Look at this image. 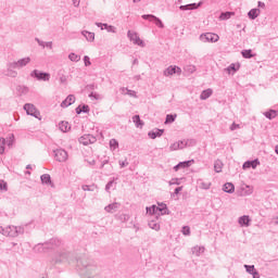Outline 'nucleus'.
Masks as SVG:
<instances>
[{"label":"nucleus","mask_w":278,"mask_h":278,"mask_svg":"<svg viewBox=\"0 0 278 278\" xmlns=\"http://www.w3.org/2000/svg\"><path fill=\"white\" fill-rule=\"evenodd\" d=\"M81 112H90V106L88 105H79L77 109H76V113L77 114H81Z\"/></svg>","instance_id":"18"},{"label":"nucleus","mask_w":278,"mask_h":278,"mask_svg":"<svg viewBox=\"0 0 278 278\" xmlns=\"http://www.w3.org/2000/svg\"><path fill=\"white\" fill-rule=\"evenodd\" d=\"M249 18L255 20L260 16V10L258 9H252L249 13H248Z\"/></svg>","instance_id":"15"},{"label":"nucleus","mask_w":278,"mask_h":278,"mask_svg":"<svg viewBox=\"0 0 278 278\" xmlns=\"http://www.w3.org/2000/svg\"><path fill=\"white\" fill-rule=\"evenodd\" d=\"M252 275H253V278H260V274L256 271H254Z\"/></svg>","instance_id":"48"},{"label":"nucleus","mask_w":278,"mask_h":278,"mask_svg":"<svg viewBox=\"0 0 278 278\" xmlns=\"http://www.w3.org/2000/svg\"><path fill=\"white\" fill-rule=\"evenodd\" d=\"M142 17L143 18H150V21H154L155 25H157V27H161V28L164 27V24L162 23V21H160V18H157V17H155L153 15H143Z\"/></svg>","instance_id":"11"},{"label":"nucleus","mask_w":278,"mask_h":278,"mask_svg":"<svg viewBox=\"0 0 278 278\" xmlns=\"http://www.w3.org/2000/svg\"><path fill=\"white\" fill-rule=\"evenodd\" d=\"M75 103V96L70 94L62 103L61 108H68L70 105H73Z\"/></svg>","instance_id":"8"},{"label":"nucleus","mask_w":278,"mask_h":278,"mask_svg":"<svg viewBox=\"0 0 278 278\" xmlns=\"http://www.w3.org/2000/svg\"><path fill=\"white\" fill-rule=\"evenodd\" d=\"M149 137H150L152 140H155V138H157V134H155V132H149Z\"/></svg>","instance_id":"44"},{"label":"nucleus","mask_w":278,"mask_h":278,"mask_svg":"<svg viewBox=\"0 0 278 278\" xmlns=\"http://www.w3.org/2000/svg\"><path fill=\"white\" fill-rule=\"evenodd\" d=\"M24 110L26 111V114L35 116V118H38L40 121V112L36 110V106H34V104H26L24 106Z\"/></svg>","instance_id":"2"},{"label":"nucleus","mask_w":278,"mask_h":278,"mask_svg":"<svg viewBox=\"0 0 278 278\" xmlns=\"http://www.w3.org/2000/svg\"><path fill=\"white\" fill-rule=\"evenodd\" d=\"M59 129L66 134V131H71V124H68V122H61L59 124Z\"/></svg>","instance_id":"12"},{"label":"nucleus","mask_w":278,"mask_h":278,"mask_svg":"<svg viewBox=\"0 0 278 278\" xmlns=\"http://www.w3.org/2000/svg\"><path fill=\"white\" fill-rule=\"evenodd\" d=\"M134 1V3H139V1H141V0H132Z\"/></svg>","instance_id":"52"},{"label":"nucleus","mask_w":278,"mask_h":278,"mask_svg":"<svg viewBox=\"0 0 278 278\" xmlns=\"http://www.w3.org/2000/svg\"><path fill=\"white\" fill-rule=\"evenodd\" d=\"M241 54H242V56L245 58V59H251V58H254V56H255V54H253V53L251 52V50H243V51L241 52Z\"/></svg>","instance_id":"22"},{"label":"nucleus","mask_w":278,"mask_h":278,"mask_svg":"<svg viewBox=\"0 0 278 278\" xmlns=\"http://www.w3.org/2000/svg\"><path fill=\"white\" fill-rule=\"evenodd\" d=\"M119 164H121V167L124 168V166H127L128 163H127V160L125 159L121 161Z\"/></svg>","instance_id":"45"},{"label":"nucleus","mask_w":278,"mask_h":278,"mask_svg":"<svg viewBox=\"0 0 278 278\" xmlns=\"http://www.w3.org/2000/svg\"><path fill=\"white\" fill-rule=\"evenodd\" d=\"M79 142L81 143V144H88L89 142H88V136H85V137H81L80 139H79Z\"/></svg>","instance_id":"37"},{"label":"nucleus","mask_w":278,"mask_h":278,"mask_svg":"<svg viewBox=\"0 0 278 278\" xmlns=\"http://www.w3.org/2000/svg\"><path fill=\"white\" fill-rule=\"evenodd\" d=\"M182 233H184V236H190V227L185 226V227L182 228Z\"/></svg>","instance_id":"36"},{"label":"nucleus","mask_w":278,"mask_h":278,"mask_svg":"<svg viewBox=\"0 0 278 278\" xmlns=\"http://www.w3.org/2000/svg\"><path fill=\"white\" fill-rule=\"evenodd\" d=\"M68 58L71 62H79L81 60V56L77 55L76 53H71Z\"/></svg>","instance_id":"26"},{"label":"nucleus","mask_w":278,"mask_h":278,"mask_svg":"<svg viewBox=\"0 0 278 278\" xmlns=\"http://www.w3.org/2000/svg\"><path fill=\"white\" fill-rule=\"evenodd\" d=\"M240 128V125H236V124H232L230 129L233 131V129H239Z\"/></svg>","instance_id":"46"},{"label":"nucleus","mask_w":278,"mask_h":278,"mask_svg":"<svg viewBox=\"0 0 278 278\" xmlns=\"http://www.w3.org/2000/svg\"><path fill=\"white\" fill-rule=\"evenodd\" d=\"M186 71H188V73H194V71H197V67L194 65H189L187 66Z\"/></svg>","instance_id":"40"},{"label":"nucleus","mask_w":278,"mask_h":278,"mask_svg":"<svg viewBox=\"0 0 278 278\" xmlns=\"http://www.w3.org/2000/svg\"><path fill=\"white\" fill-rule=\"evenodd\" d=\"M223 170V162L216 161L215 163V172L220 173Z\"/></svg>","instance_id":"31"},{"label":"nucleus","mask_w":278,"mask_h":278,"mask_svg":"<svg viewBox=\"0 0 278 278\" xmlns=\"http://www.w3.org/2000/svg\"><path fill=\"white\" fill-rule=\"evenodd\" d=\"M98 27H101V29H108V31H116V28L114 26H108V24H97Z\"/></svg>","instance_id":"20"},{"label":"nucleus","mask_w":278,"mask_h":278,"mask_svg":"<svg viewBox=\"0 0 278 278\" xmlns=\"http://www.w3.org/2000/svg\"><path fill=\"white\" fill-rule=\"evenodd\" d=\"M110 147L111 149H118V141H116V139H111Z\"/></svg>","instance_id":"34"},{"label":"nucleus","mask_w":278,"mask_h":278,"mask_svg":"<svg viewBox=\"0 0 278 278\" xmlns=\"http://www.w3.org/2000/svg\"><path fill=\"white\" fill-rule=\"evenodd\" d=\"M84 36H85V38H87V40H89L90 42H92V40H94V33L84 31Z\"/></svg>","instance_id":"28"},{"label":"nucleus","mask_w":278,"mask_h":278,"mask_svg":"<svg viewBox=\"0 0 278 278\" xmlns=\"http://www.w3.org/2000/svg\"><path fill=\"white\" fill-rule=\"evenodd\" d=\"M170 149H172V151H177V149H179V143L176 142V143L172 144Z\"/></svg>","instance_id":"42"},{"label":"nucleus","mask_w":278,"mask_h":278,"mask_svg":"<svg viewBox=\"0 0 278 278\" xmlns=\"http://www.w3.org/2000/svg\"><path fill=\"white\" fill-rule=\"evenodd\" d=\"M42 184H51V176L49 174H45L41 176Z\"/></svg>","instance_id":"29"},{"label":"nucleus","mask_w":278,"mask_h":278,"mask_svg":"<svg viewBox=\"0 0 278 278\" xmlns=\"http://www.w3.org/2000/svg\"><path fill=\"white\" fill-rule=\"evenodd\" d=\"M5 152V139L0 138V153Z\"/></svg>","instance_id":"32"},{"label":"nucleus","mask_w":278,"mask_h":278,"mask_svg":"<svg viewBox=\"0 0 278 278\" xmlns=\"http://www.w3.org/2000/svg\"><path fill=\"white\" fill-rule=\"evenodd\" d=\"M179 192H181V187H178V188L175 189L176 194H179Z\"/></svg>","instance_id":"47"},{"label":"nucleus","mask_w":278,"mask_h":278,"mask_svg":"<svg viewBox=\"0 0 278 278\" xmlns=\"http://www.w3.org/2000/svg\"><path fill=\"white\" fill-rule=\"evenodd\" d=\"M238 68H240V65L239 64H231L228 68H227V71H228V73H231V71H232V73H236L237 71H238Z\"/></svg>","instance_id":"30"},{"label":"nucleus","mask_w":278,"mask_h":278,"mask_svg":"<svg viewBox=\"0 0 278 278\" xmlns=\"http://www.w3.org/2000/svg\"><path fill=\"white\" fill-rule=\"evenodd\" d=\"M190 164H192V161L180 162L178 165H176L174 167V170L177 172V170H179L181 168H188V167H190Z\"/></svg>","instance_id":"13"},{"label":"nucleus","mask_w":278,"mask_h":278,"mask_svg":"<svg viewBox=\"0 0 278 278\" xmlns=\"http://www.w3.org/2000/svg\"><path fill=\"white\" fill-rule=\"evenodd\" d=\"M232 14H233V13H231V12L223 13V14L220 15V18H222V21H225V20H227V18H231Z\"/></svg>","instance_id":"35"},{"label":"nucleus","mask_w":278,"mask_h":278,"mask_svg":"<svg viewBox=\"0 0 278 278\" xmlns=\"http://www.w3.org/2000/svg\"><path fill=\"white\" fill-rule=\"evenodd\" d=\"M90 97H93L94 99H99L100 98L99 94H94V93H91Z\"/></svg>","instance_id":"49"},{"label":"nucleus","mask_w":278,"mask_h":278,"mask_svg":"<svg viewBox=\"0 0 278 278\" xmlns=\"http://www.w3.org/2000/svg\"><path fill=\"white\" fill-rule=\"evenodd\" d=\"M265 116H266V118H269V119L277 118V111H273V110L268 111L265 113Z\"/></svg>","instance_id":"24"},{"label":"nucleus","mask_w":278,"mask_h":278,"mask_svg":"<svg viewBox=\"0 0 278 278\" xmlns=\"http://www.w3.org/2000/svg\"><path fill=\"white\" fill-rule=\"evenodd\" d=\"M250 220H251V219H249V216H242V217H240V219H239V225L249 226Z\"/></svg>","instance_id":"25"},{"label":"nucleus","mask_w":278,"mask_h":278,"mask_svg":"<svg viewBox=\"0 0 278 278\" xmlns=\"http://www.w3.org/2000/svg\"><path fill=\"white\" fill-rule=\"evenodd\" d=\"M257 166H260L258 160L248 161L243 164V170H247V168H257Z\"/></svg>","instance_id":"7"},{"label":"nucleus","mask_w":278,"mask_h":278,"mask_svg":"<svg viewBox=\"0 0 278 278\" xmlns=\"http://www.w3.org/2000/svg\"><path fill=\"white\" fill-rule=\"evenodd\" d=\"M29 62H30L29 58H25L20 60L17 63H15V66H27Z\"/></svg>","instance_id":"21"},{"label":"nucleus","mask_w":278,"mask_h":278,"mask_svg":"<svg viewBox=\"0 0 278 278\" xmlns=\"http://www.w3.org/2000/svg\"><path fill=\"white\" fill-rule=\"evenodd\" d=\"M128 37L134 42V45H138L139 47H143L144 43L142 42V39L138 36L137 33H134L131 30L128 31Z\"/></svg>","instance_id":"3"},{"label":"nucleus","mask_w":278,"mask_h":278,"mask_svg":"<svg viewBox=\"0 0 278 278\" xmlns=\"http://www.w3.org/2000/svg\"><path fill=\"white\" fill-rule=\"evenodd\" d=\"M147 212L148 214H156L157 216H160L162 208H160L159 206L152 205L151 207H147Z\"/></svg>","instance_id":"10"},{"label":"nucleus","mask_w":278,"mask_h":278,"mask_svg":"<svg viewBox=\"0 0 278 278\" xmlns=\"http://www.w3.org/2000/svg\"><path fill=\"white\" fill-rule=\"evenodd\" d=\"M132 122L135 123L136 127H142V125H144V123H142L140 119V115H135L132 117Z\"/></svg>","instance_id":"19"},{"label":"nucleus","mask_w":278,"mask_h":278,"mask_svg":"<svg viewBox=\"0 0 278 278\" xmlns=\"http://www.w3.org/2000/svg\"><path fill=\"white\" fill-rule=\"evenodd\" d=\"M16 233H18V230H16V227H14V226H7L3 228L4 236L14 237V236H16Z\"/></svg>","instance_id":"6"},{"label":"nucleus","mask_w":278,"mask_h":278,"mask_svg":"<svg viewBox=\"0 0 278 278\" xmlns=\"http://www.w3.org/2000/svg\"><path fill=\"white\" fill-rule=\"evenodd\" d=\"M203 251H205V249L201 248V247H194L192 249V253L193 255H201V253H203Z\"/></svg>","instance_id":"27"},{"label":"nucleus","mask_w":278,"mask_h":278,"mask_svg":"<svg viewBox=\"0 0 278 278\" xmlns=\"http://www.w3.org/2000/svg\"><path fill=\"white\" fill-rule=\"evenodd\" d=\"M0 190H8V184L3 180H0Z\"/></svg>","instance_id":"38"},{"label":"nucleus","mask_w":278,"mask_h":278,"mask_svg":"<svg viewBox=\"0 0 278 278\" xmlns=\"http://www.w3.org/2000/svg\"><path fill=\"white\" fill-rule=\"evenodd\" d=\"M160 210H162L161 214H166V205L161 204L159 205Z\"/></svg>","instance_id":"43"},{"label":"nucleus","mask_w":278,"mask_h":278,"mask_svg":"<svg viewBox=\"0 0 278 278\" xmlns=\"http://www.w3.org/2000/svg\"><path fill=\"white\" fill-rule=\"evenodd\" d=\"M241 194H253V187H250V186L243 187Z\"/></svg>","instance_id":"23"},{"label":"nucleus","mask_w":278,"mask_h":278,"mask_svg":"<svg viewBox=\"0 0 278 278\" xmlns=\"http://www.w3.org/2000/svg\"><path fill=\"white\" fill-rule=\"evenodd\" d=\"M212 89H206L202 91L200 99H202L203 101H205V99H210V97H212Z\"/></svg>","instance_id":"16"},{"label":"nucleus","mask_w":278,"mask_h":278,"mask_svg":"<svg viewBox=\"0 0 278 278\" xmlns=\"http://www.w3.org/2000/svg\"><path fill=\"white\" fill-rule=\"evenodd\" d=\"M165 77H170V75H181V68L178 66H169L164 72Z\"/></svg>","instance_id":"4"},{"label":"nucleus","mask_w":278,"mask_h":278,"mask_svg":"<svg viewBox=\"0 0 278 278\" xmlns=\"http://www.w3.org/2000/svg\"><path fill=\"white\" fill-rule=\"evenodd\" d=\"M55 160L58 162H66L68 160V153L64 150H56L55 151Z\"/></svg>","instance_id":"5"},{"label":"nucleus","mask_w":278,"mask_h":278,"mask_svg":"<svg viewBox=\"0 0 278 278\" xmlns=\"http://www.w3.org/2000/svg\"><path fill=\"white\" fill-rule=\"evenodd\" d=\"M258 8H264V2H258Z\"/></svg>","instance_id":"50"},{"label":"nucleus","mask_w":278,"mask_h":278,"mask_svg":"<svg viewBox=\"0 0 278 278\" xmlns=\"http://www.w3.org/2000/svg\"><path fill=\"white\" fill-rule=\"evenodd\" d=\"M233 190H236V187L233 186V184L231 182H227L224 185V192H233Z\"/></svg>","instance_id":"17"},{"label":"nucleus","mask_w":278,"mask_h":278,"mask_svg":"<svg viewBox=\"0 0 278 278\" xmlns=\"http://www.w3.org/2000/svg\"><path fill=\"white\" fill-rule=\"evenodd\" d=\"M76 5H79V1L76 2Z\"/></svg>","instance_id":"54"},{"label":"nucleus","mask_w":278,"mask_h":278,"mask_svg":"<svg viewBox=\"0 0 278 278\" xmlns=\"http://www.w3.org/2000/svg\"><path fill=\"white\" fill-rule=\"evenodd\" d=\"M201 3H192V4H187V5H180V10L186 11V10H197Z\"/></svg>","instance_id":"14"},{"label":"nucleus","mask_w":278,"mask_h":278,"mask_svg":"<svg viewBox=\"0 0 278 278\" xmlns=\"http://www.w3.org/2000/svg\"><path fill=\"white\" fill-rule=\"evenodd\" d=\"M84 62H85V66H90V58L89 56H85L84 58Z\"/></svg>","instance_id":"41"},{"label":"nucleus","mask_w":278,"mask_h":278,"mask_svg":"<svg viewBox=\"0 0 278 278\" xmlns=\"http://www.w3.org/2000/svg\"><path fill=\"white\" fill-rule=\"evenodd\" d=\"M245 268H247V270H248L251 275H253L254 271H255V266L245 265Z\"/></svg>","instance_id":"39"},{"label":"nucleus","mask_w":278,"mask_h":278,"mask_svg":"<svg viewBox=\"0 0 278 278\" xmlns=\"http://www.w3.org/2000/svg\"><path fill=\"white\" fill-rule=\"evenodd\" d=\"M276 153H277V155H278V146L276 147Z\"/></svg>","instance_id":"53"},{"label":"nucleus","mask_w":278,"mask_h":278,"mask_svg":"<svg viewBox=\"0 0 278 278\" xmlns=\"http://www.w3.org/2000/svg\"><path fill=\"white\" fill-rule=\"evenodd\" d=\"M35 76L37 77V79H42L43 81H49L50 75L47 73H41L39 71H35Z\"/></svg>","instance_id":"9"},{"label":"nucleus","mask_w":278,"mask_h":278,"mask_svg":"<svg viewBox=\"0 0 278 278\" xmlns=\"http://www.w3.org/2000/svg\"><path fill=\"white\" fill-rule=\"evenodd\" d=\"M202 42H218L220 37L217 34L214 33H206L204 35H201Z\"/></svg>","instance_id":"1"},{"label":"nucleus","mask_w":278,"mask_h":278,"mask_svg":"<svg viewBox=\"0 0 278 278\" xmlns=\"http://www.w3.org/2000/svg\"><path fill=\"white\" fill-rule=\"evenodd\" d=\"M175 118H177V115H167L165 124L175 123Z\"/></svg>","instance_id":"33"},{"label":"nucleus","mask_w":278,"mask_h":278,"mask_svg":"<svg viewBox=\"0 0 278 278\" xmlns=\"http://www.w3.org/2000/svg\"><path fill=\"white\" fill-rule=\"evenodd\" d=\"M11 142H14V135L10 137Z\"/></svg>","instance_id":"51"}]
</instances>
